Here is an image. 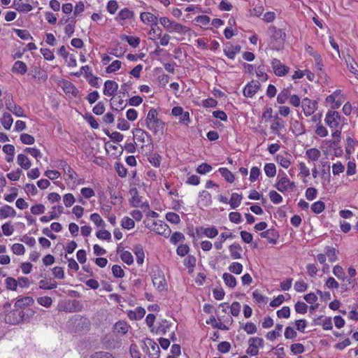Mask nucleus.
I'll return each mask as SVG.
<instances>
[{"label":"nucleus","instance_id":"1","mask_svg":"<svg viewBox=\"0 0 358 358\" xmlns=\"http://www.w3.org/2000/svg\"><path fill=\"white\" fill-rule=\"evenodd\" d=\"M145 126L154 135L163 134L165 123L158 117V113L156 109L151 108L145 120Z\"/></svg>","mask_w":358,"mask_h":358},{"label":"nucleus","instance_id":"2","mask_svg":"<svg viewBox=\"0 0 358 358\" xmlns=\"http://www.w3.org/2000/svg\"><path fill=\"white\" fill-rule=\"evenodd\" d=\"M269 31L271 34V41L270 45L272 49L279 50L283 48L286 34L280 29H276L275 27H271Z\"/></svg>","mask_w":358,"mask_h":358},{"label":"nucleus","instance_id":"3","mask_svg":"<svg viewBox=\"0 0 358 358\" xmlns=\"http://www.w3.org/2000/svg\"><path fill=\"white\" fill-rule=\"evenodd\" d=\"M152 280L154 286L159 292L167 289V283L164 274L159 268L152 270Z\"/></svg>","mask_w":358,"mask_h":358},{"label":"nucleus","instance_id":"4","mask_svg":"<svg viewBox=\"0 0 358 358\" xmlns=\"http://www.w3.org/2000/svg\"><path fill=\"white\" fill-rule=\"evenodd\" d=\"M134 138L136 141V144L140 145L141 148H143L145 143L151 142V136L140 128H136L132 131Z\"/></svg>","mask_w":358,"mask_h":358},{"label":"nucleus","instance_id":"5","mask_svg":"<svg viewBox=\"0 0 358 358\" xmlns=\"http://www.w3.org/2000/svg\"><path fill=\"white\" fill-rule=\"evenodd\" d=\"M35 315V311L33 309L28 308L24 310H22L18 313V317H16L13 320H11L10 315H8L6 318V320L8 323L13 324H18L22 321H27L30 318L33 317Z\"/></svg>","mask_w":358,"mask_h":358},{"label":"nucleus","instance_id":"6","mask_svg":"<svg viewBox=\"0 0 358 358\" xmlns=\"http://www.w3.org/2000/svg\"><path fill=\"white\" fill-rule=\"evenodd\" d=\"M249 347L246 350L250 356H256L259 353V348L264 345V340L260 337H252L248 340Z\"/></svg>","mask_w":358,"mask_h":358},{"label":"nucleus","instance_id":"7","mask_svg":"<svg viewBox=\"0 0 358 358\" xmlns=\"http://www.w3.org/2000/svg\"><path fill=\"white\" fill-rule=\"evenodd\" d=\"M341 122V116L338 112L335 110L329 111L325 117V122L331 129L338 127Z\"/></svg>","mask_w":358,"mask_h":358},{"label":"nucleus","instance_id":"8","mask_svg":"<svg viewBox=\"0 0 358 358\" xmlns=\"http://www.w3.org/2000/svg\"><path fill=\"white\" fill-rule=\"evenodd\" d=\"M145 345L148 348V353L149 354L150 358H159L160 350L157 343L150 338H146Z\"/></svg>","mask_w":358,"mask_h":358},{"label":"nucleus","instance_id":"9","mask_svg":"<svg viewBox=\"0 0 358 358\" xmlns=\"http://www.w3.org/2000/svg\"><path fill=\"white\" fill-rule=\"evenodd\" d=\"M152 230L165 237L169 236L171 234V229L169 227L165 222L161 220H158L153 223Z\"/></svg>","mask_w":358,"mask_h":358},{"label":"nucleus","instance_id":"10","mask_svg":"<svg viewBox=\"0 0 358 358\" xmlns=\"http://www.w3.org/2000/svg\"><path fill=\"white\" fill-rule=\"evenodd\" d=\"M261 84L257 80H252L248 83L243 90V94L246 97H252L260 89Z\"/></svg>","mask_w":358,"mask_h":358},{"label":"nucleus","instance_id":"11","mask_svg":"<svg viewBox=\"0 0 358 358\" xmlns=\"http://www.w3.org/2000/svg\"><path fill=\"white\" fill-rule=\"evenodd\" d=\"M271 66L274 73L277 76H283L289 71V67L284 65L280 60L273 59L271 62Z\"/></svg>","mask_w":358,"mask_h":358},{"label":"nucleus","instance_id":"12","mask_svg":"<svg viewBox=\"0 0 358 358\" xmlns=\"http://www.w3.org/2000/svg\"><path fill=\"white\" fill-rule=\"evenodd\" d=\"M301 104L303 113L306 116L311 115L317 109V103L315 101H312L308 98L303 99Z\"/></svg>","mask_w":358,"mask_h":358},{"label":"nucleus","instance_id":"13","mask_svg":"<svg viewBox=\"0 0 358 358\" xmlns=\"http://www.w3.org/2000/svg\"><path fill=\"white\" fill-rule=\"evenodd\" d=\"M34 300L31 296H24L18 299L14 304L15 310H24L26 307L31 306Z\"/></svg>","mask_w":358,"mask_h":358},{"label":"nucleus","instance_id":"14","mask_svg":"<svg viewBox=\"0 0 358 358\" xmlns=\"http://www.w3.org/2000/svg\"><path fill=\"white\" fill-rule=\"evenodd\" d=\"M118 84L114 81L108 80L104 83L103 94L106 96H113L117 91Z\"/></svg>","mask_w":358,"mask_h":358},{"label":"nucleus","instance_id":"15","mask_svg":"<svg viewBox=\"0 0 358 358\" xmlns=\"http://www.w3.org/2000/svg\"><path fill=\"white\" fill-rule=\"evenodd\" d=\"M198 236L201 234L205 235L206 237L213 238L218 235V230L215 227L204 228L199 227L196 229Z\"/></svg>","mask_w":358,"mask_h":358},{"label":"nucleus","instance_id":"16","mask_svg":"<svg viewBox=\"0 0 358 358\" xmlns=\"http://www.w3.org/2000/svg\"><path fill=\"white\" fill-rule=\"evenodd\" d=\"M6 108L18 117H24V110L22 108L13 103L10 99L6 101Z\"/></svg>","mask_w":358,"mask_h":358},{"label":"nucleus","instance_id":"17","mask_svg":"<svg viewBox=\"0 0 358 358\" xmlns=\"http://www.w3.org/2000/svg\"><path fill=\"white\" fill-rule=\"evenodd\" d=\"M141 21L145 24H150L151 25L157 26V17L151 13L144 12L140 15Z\"/></svg>","mask_w":358,"mask_h":358},{"label":"nucleus","instance_id":"18","mask_svg":"<svg viewBox=\"0 0 358 358\" xmlns=\"http://www.w3.org/2000/svg\"><path fill=\"white\" fill-rule=\"evenodd\" d=\"M292 156L285 152L283 155H278L276 156V162L283 168L287 169L291 164Z\"/></svg>","mask_w":358,"mask_h":358},{"label":"nucleus","instance_id":"19","mask_svg":"<svg viewBox=\"0 0 358 358\" xmlns=\"http://www.w3.org/2000/svg\"><path fill=\"white\" fill-rule=\"evenodd\" d=\"M16 212L14 208L10 206L6 205L0 208V219H6L8 217H14Z\"/></svg>","mask_w":358,"mask_h":358},{"label":"nucleus","instance_id":"20","mask_svg":"<svg viewBox=\"0 0 358 358\" xmlns=\"http://www.w3.org/2000/svg\"><path fill=\"white\" fill-rule=\"evenodd\" d=\"M260 236L263 238H266L269 243L275 244L278 236L277 232L274 229H268L260 234Z\"/></svg>","mask_w":358,"mask_h":358},{"label":"nucleus","instance_id":"21","mask_svg":"<svg viewBox=\"0 0 358 358\" xmlns=\"http://www.w3.org/2000/svg\"><path fill=\"white\" fill-rule=\"evenodd\" d=\"M145 314V310L143 308L137 307L134 310H131L128 313V317L131 320H141Z\"/></svg>","mask_w":358,"mask_h":358},{"label":"nucleus","instance_id":"22","mask_svg":"<svg viewBox=\"0 0 358 358\" xmlns=\"http://www.w3.org/2000/svg\"><path fill=\"white\" fill-rule=\"evenodd\" d=\"M345 62L347 64V67L348 70L354 73L357 78H358V64L354 60L353 58H352L350 56H348V58L345 59Z\"/></svg>","mask_w":358,"mask_h":358},{"label":"nucleus","instance_id":"23","mask_svg":"<svg viewBox=\"0 0 358 358\" xmlns=\"http://www.w3.org/2000/svg\"><path fill=\"white\" fill-rule=\"evenodd\" d=\"M12 71L23 75L27 71V66L24 62L22 61H17L13 66Z\"/></svg>","mask_w":358,"mask_h":358},{"label":"nucleus","instance_id":"24","mask_svg":"<svg viewBox=\"0 0 358 358\" xmlns=\"http://www.w3.org/2000/svg\"><path fill=\"white\" fill-rule=\"evenodd\" d=\"M189 31V28L176 22H173L169 32L175 31L179 34H186Z\"/></svg>","mask_w":358,"mask_h":358},{"label":"nucleus","instance_id":"25","mask_svg":"<svg viewBox=\"0 0 358 358\" xmlns=\"http://www.w3.org/2000/svg\"><path fill=\"white\" fill-rule=\"evenodd\" d=\"M241 50V46L240 45H230L227 46L226 48L224 50V54L229 58V59H234L236 55Z\"/></svg>","mask_w":358,"mask_h":358},{"label":"nucleus","instance_id":"26","mask_svg":"<svg viewBox=\"0 0 358 358\" xmlns=\"http://www.w3.org/2000/svg\"><path fill=\"white\" fill-rule=\"evenodd\" d=\"M17 164L25 170L29 169L31 166L30 160L25 155L23 154L18 155Z\"/></svg>","mask_w":358,"mask_h":358},{"label":"nucleus","instance_id":"27","mask_svg":"<svg viewBox=\"0 0 358 358\" xmlns=\"http://www.w3.org/2000/svg\"><path fill=\"white\" fill-rule=\"evenodd\" d=\"M242 195L238 193H233L231 196L230 200L229 201V203L230 204L231 208L236 209L238 208L242 201Z\"/></svg>","mask_w":358,"mask_h":358},{"label":"nucleus","instance_id":"28","mask_svg":"<svg viewBox=\"0 0 358 358\" xmlns=\"http://www.w3.org/2000/svg\"><path fill=\"white\" fill-rule=\"evenodd\" d=\"M129 326L124 321H119L114 325L115 331L121 334H125L129 330Z\"/></svg>","mask_w":358,"mask_h":358},{"label":"nucleus","instance_id":"29","mask_svg":"<svg viewBox=\"0 0 358 358\" xmlns=\"http://www.w3.org/2000/svg\"><path fill=\"white\" fill-rule=\"evenodd\" d=\"M291 92L289 88L283 89L277 96V101L280 104L285 103L289 98Z\"/></svg>","mask_w":358,"mask_h":358},{"label":"nucleus","instance_id":"30","mask_svg":"<svg viewBox=\"0 0 358 358\" xmlns=\"http://www.w3.org/2000/svg\"><path fill=\"white\" fill-rule=\"evenodd\" d=\"M306 156L308 159L315 162L320 157L321 153L317 148H310L306 151Z\"/></svg>","mask_w":358,"mask_h":358},{"label":"nucleus","instance_id":"31","mask_svg":"<svg viewBox=\"0 0 358 358\" xmlns=\"http://www.w3.org/2000/svg\"><path fill=\"white\" fill-rule=\"evenodd\" d=\"M120 38L123 41H126L129 45L133 48L138 47L141 41L138 37L132 36L122 35L120 36Z\"/></svg>","mask_w":358,"mask_h":358},{"label":"nucleus","instance_id":"32","mask_svg":"<svg viewBox=\"0 0 358 358\" xmlns=\"http://www.w3.org/2000/svg\"><path fill=\"white\" fill-rule=\"evenodd\" d=\"M284 127L283 120L276 116L274 118L273 124L271 125V129L273 130L275 134H278L279 130L284 128Z\"/></svg>","mask_w":358,"mask_h":358},{"label":"nucleus","instance_id":"33","mask_svg":"<svg viewBox=\"0 0 358 358\" xmlns=\"http://www.w3.org/2000/svg\"><path fill=\"white\" fill-rule=\"evenodd\" d=\"M1 122L6 129H10L13 124V119L10 113H4L1 119Z\"/></svg>","mask_w":358,"mask_h":358},{"label":"nucleus","instance_id":"34","mask_svg":"<svg viewBox=\"0 0 358 358\" xmlns=\"http://www.w3.org/2000/svg\"><path fill=\"white\" fill-rule=\"evenodd\" d=\"M134 15V13L132 11L129 10L128 8H124L122 9L119 13L117 14V17H115L116 20H125L127 19L132 18Z\"/></svg>","mask_w":358,"mask_h":358},{"label":"nucleus","instance_id":"35","mask_svg":"<svg viewBox=\"0 0 358 358\" xmlns=\"http://www.w3.org/2000/svg\"><path fill=\"white\" fill-rule=\"evenodd\" d=\"M282 324H277L275 326V329L273 330V331H271L269 332H268L266 335V337L268 340L269 341H273L275 340L277 337L280 336V333L282 331Z\"/></svg>","mask_w":358,"mask_h":358},{"label":"nucleus","instance_id":"36","mask_svg":"<svg viewBox=\"0 0 358 358\" xmlns=\"http://www.w3.org/2000/svg\"><path fill=\"white\" fill-rule=\"evenodd\" d=\"M222 278L224 280L226 285L231 288H234L236 285V280L234 275L230 273H224L222 275Z\"/></svg>","mask_w":358,"mask_h":358},{"label":"nucleus","instance_id":"37","mask_svg":"<svg viewBox=\"0 0 358 358\" xmlns=\"http://www.w3.org/2000/svg\"><path fill=\"white\" fill-rule=\"evenodd\" d=\"M289 183V179L285 176L282 177L276 183L275 187L277 189L281 192H284L287 191V184Z\"/></svg>","mask_w":358,"mask_h":358},{"label":"nucleus","instance_id":"38","mask_svg":"<svg viewBox=\"0 0 358 358\" xmlns=\"http://www.w3.org/2000/svg\"><path fill=\"white\" fill-rule=\"evenodd\" d=\"M229 249L233 259H237L241 257V252L242 249L238 244H233L229 246Z\"/></svg>","mask_w":358,"mask_h":358},{"label":"nucleus","instance_id":"39","mask_svg":"<svg viewBox=\"0 0 358 358\" xmlns=\"http://www.w3.org/2000/svg\"><path fill=\"white\" fill-rule=\"evenodd\" d=\"M134 252L136 257V262L138 264H142L144 262V251L141 245H136L134 248Z\"/></svg>","mask_w":358,"mask_h":358},{"label":"nucleus","instance_id":"40","mask_svg":"<svg viewBox=\"0 0 358 358\" xmlns=\"http://www.w3.org/2000/svg\"><path fill=\"white\" fill-rule=\"evenodd\" d=\"M34 77L38 82H45L48 79V74L44 70L36 68L34 70Z\"/></svg>","mask_w":358,"mask_h":358},{"label":"nucleus","instance_id":"41","mask_svg":"<svg viewBox=\"0 0 358 358\" xmlns=\"http://www.w3.org/2000/svg\"><path fill=\"white\" fill-rule=\"evenodd\" d=\"M326 257H328L329 262H334L337 260L336 249L333 247L327 246L325 248Z\"/></svg>","mask_w":358,"mask_h":358},{"label":"nucleus","instance_id":"42","mask_svg":"<svg viewBox=\"0 0 358 358\" xmlns=\"http://www.w3.org/2000/svg\"><path fill=\"white\" fill-rule=\"evenodd\" d=\"M264 169L266 175L269 178L274 177L276 174V167L273 163L266 164Z\"/></svg>","mask_w":358,"mask_h":358},{"label":"nucleus","instance_id":"43","mask_svg":"<svg viewBox=\"0 0 358 358\" xmlns=\"http://www.w3.org/2000/svg\"><path fill=\"white\" fill-rule=\"evenodd\" d=\"M218 171L227 182H233L234 181V176L227 168H220Z\"/></svg>","mask_w":358,"mask_h":358},{"label":"nucleus","instance_id":"44","mask_svg":"<svg viewBox=\"0 0 358 358\" xmlns=\"http://www.w3.org/2000/svg\"><path fill=\"white\" fill-rule=\"evenodd\" d=\"M57 283L55 281L48 282L47 280H41L39 281V288L43 289H52L56 288Z\"/></svg>","mask_w":358,"mask_h":358},{"label":"nucleus","instance_id":"45","mask_svg":"<svg viewBox=\"0 0 358 358\" xmlns=\"http://www.w3.org/2000/svg\"><path fill=\"white\" fill-rule=\"evenodd\" d=\"M148 160L154 166L159 167L161 164V156L157 153H152L149 155Z\"/></svg>","mask_w":358,"mask_h":358},{"label":"nucleus","instance_id":"46","mask_svg":"<svg viewBox=\"0 0 358 358\" xmlns=\"http://www.w3.org/2000/svg\"><path fill=\"white\" fill-rule=\"evenodd\" d=\"M62 166L64 169V173L68 176L69 179L73 180L76 178V172L66 162H62Z\"/></svg>","mask_w":358,"mask_h":358},{"label":"nucleus","instance_id":"47","mask_svg":"<svg viewBox=\"0 0 358 358\" xmlns=\"http://www.w3.org/2000/svg\"><path fill=\"white\" fill-rule=\"evenodd\" d=\"M121 259L128 265H131L134 262V258L131 253L129 251H123L120 255Z\"/></svg>","mask_w":358,"mask_h":358},{"label":"nucleus","instance_id":"48","mask_svg":"<svg viewBox=\"0 0 358 358\" xmlns=\"http://www.w3.org/2000/svg\"><path fill=\"white\" fill-rule=\"evenodd\" d=\"M324 208H325V204L323 201H316V202L313 203L311 206V210L315 213H317V214L322 213L324 210Z\"/></svg>","mask_w":358,"mask_h":358},{"label":"nucleus","instance_id":"49","mask_svg":"<svg viewBox=\"0 0 358 358\" xmlns=\"http://www.w3.org/2000/svg\"><path fill=\"white\" fill-rule=\"evenodd\" d=\"M229 271L231 273H233L236 275H239L242 273L243 271V266L241 264L238 262H233L229 266Z\"/></svg>","mask_w":358,"mask_h":358},{"label":"nucleus","instance_id":"50","mask_svg":"<svg viewBox=\"0 0 358 358\" xmlns=\"http://www.w3.org/2000/svg\"><path fill=\"white\" fill-rule=\"evenodd\" d=\"M166 220L173 223V224H178L180 222V216L173 212L167 213L166 215Z\"/></svg>","mask_w":358,"mask_h":358},{"label":"nucleus","instance_id":"51","mask_svg":"<svg viewBox=\"0 0 358 358\" xmlns=\"http://www.w3.org/2000/svg\"><path fill=\"white\" fill-rule=\"evenodd\" d=\"M75 201L74 196L71 193L66 194L63 196V202L66 207H71Z\"/></svg>","mask_w":358,"mask_h":358},{"label":"nucleus","instance_id":"52","mask_svg":"<svg viewBox=\"0 0 358 358\" xmlns=\"http://www.w3.org/2000/svg\"><path fill=\"white\" fill-rule=\"evenodd\" d=\"M90 220L97 226V227H104L105 222L102 220L101 216L97 213H93L90 215Z\"/></svg>","mask_w":358,"mask_h":358},{"label":"nucleus","instance_id":"53","mask_svg":"<svg viewBox=\"0 0 358 358\" xmlns=\"http://www.w3.org/2000/svg\"><path fill=\"white\" fill-rule=\"evenodd\" d=\"M122 62L120 60L113 61L107 68L106 72L110 73L116 71L121 67Z\"/></svg>","mask_w":358,"mask_h":358},{"label":"nucleus","instance_id":"54","mask_svg":"<svg viewBox=\"0 0 358 358\" xmlns=\"http://www.w3.org/2000/svg\"><path fill=\"white\" fill-rule=\"evenodd\" d=\"M130 194L131 195V203L134 206L136 207L141 202L139 199L138 191L136 188H133L130 190Z\"/></svg>","mask_w":358,"mask_h":358},{"label":"nucleus","instance_id":"55","mask_svg":"<svg viewBox=\"0 0 358 358\" xmlns=\"http://www.w3.org/2000/svg\"><path fill=\"white\" fill-rule=\"evenodd\" d=\"M20 141L26 145H32L35 142L34 138L28 134H22L20 135Z\"/></svg>","mask_w":358,"mask_h":358},{"label":"nucleus","instance_id":"56","mask_svg":"<svg viewBox=\"0 0 358 358\" xmlns=\"http://www.w3.org/2000/svg\"><path fill=\"white\" fill-rule=\"evenodd\" d=\"M212 169L213 168L210 164L203 163L197 167L196 172L200 174H206V173L210 172Z\"/></svg>","mask_w":358,"mask_h":358},{"label":"nucleus","instance_id":"57","mask_svg":"<svg viewBox=\"0 0 358 358\" xmlns=\"http://www.w3.org/2000/svg\"><path fill=\"white\" fill-rule=\"evenodd\" d=\"M269 197L271 201L273 203H280L282 201V197L280 194H279L277 192L272 190L269 192Z\"/></svg>","mask_w":358,"mask_h":358},{"label":"nucleus","instance_id":"58","mask_svg":"<svg viewBox=\"0 0 358 358\" xmlns=\"http://www.w3.org/2000/svg\"><path fill=\"white\" fill-rule=\"evenodd\" d=\"M135 223L133 219L129 217H124L122 220V227L124 229H130L134 227Z\"/></svg>","mask_w":358,"mask_h":358},{"label":"nucleus","instance_id":"59","mask_svg":"<svg viewBox=\"0 0 358 358\" xmlns=\"http://www.w3.org/2000/svg\"><path fill=\"white\" fill-rule=\"evenodd\" d=\"M115 170L120 177L124 178L127 176V170L124 166L123 164H122L120 163H115Z\"/></svg>","mask_w":358,"mask_h":358},{"label":"nucleus","instance_id":"60","mask_svg":"<svg viewBox=\"0 0 358 358\" xmlns=\"http://www.w3.org/2000/svg\"><path fill=\"white\" fill-rule=\"evenodd\" d=\"M6 285L8 289L16 290L17 281L13 278L8 277L6 279Z\"/></svg>","mask_w":358,"mask_h":358},{"label":"nucleus","instance_id":"61","mask_svg":"<svg viewBox=\"0 0 358 358\" xmlns=\"http://www.w3.org/2000/svg\"><path fill=\"white\" fill-rule=\"evenodd\" d=\"M16 34L22 40L32 39L31 36L27 30L25 29H15Z\"/></svg>","mask_w":358,"mask_h":358},{"label":"nucleus","instance_id":"62","mask_svg":"<svg viewBox=\"0 0 358 358\" xmlns=\"http://www.w3.org/2000/svg\"><path fill=\"white\" fill-rule=\"evenodd\" d=\"M290 350H291L292 352H293L295 355L301 354L305 350L304 346L301 343H294V344H292L290 346Z\"/></svg>","mask_w":358,"mask_h":358},{"label":"nucleus","instance_id":"63","mask_svg":"<svg viewBox=\"0 0 358 358\" xmlns=\"http://www.w3.org/2000/svg\"><path fill=\"white\" fill-rule=\"evenodd\" d=\"M96 237L101 240L110 241L111 239V234L108 231L102 229L97 231Z\"/></svg>","mask_w":358,"mask_h":358},{"label":"nucleus","instance_id":"64","mask_svg":"<svg viewBox=\"0 0 358 358\" xmlns=\"http://www.w3.org/2000/svg\"><path fill=\"white\" fill-rule=\"evenodd\" d=\"M90 358H115L113 355L108 352L99 351L92 354Z\"/></svg>","mask_w":358,"mask_h":358}]
</instances>
